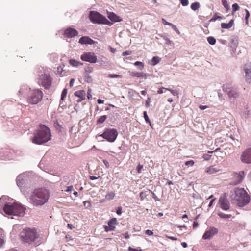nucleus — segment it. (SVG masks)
I'll list each match as a JSON object with an SVG mask.
<instances>
[{"mask_svg": "<svg viewBox=\"0 0 251 251\" xmlns=\"http://www.w3.org/2000/svg\"><path fill=\"white\" fill-rule=\"evenodd\" d=\"M194 164V162L193 160L187 161L185 162V164L187 166H193Z\"/></svg>", "mask_w": 251, "mask_h": 251, "instance_id": "obj_49", "label": "nucleus"}, {"mask_svg": "<svg viewBox=\"0 0 251 251\" xmlns=\"http://www.w3.org/2000/svg\"><path fill=\"white\" fill-rule=\"evenodd\" d=\"M223 90L231 98H236L239 96V92L238 89L236 88L230 86L229 85H224Z\"/></svg>", "mask_w": 251, "mask_h": 251, "instance_id": "obj_9", "label": "nucleus"}, {"mask_svg": "<svg viewBox=\"0 0 251 251\" xmlns=\"http://www.w3.org/2000/svg\"><path fill=\"white\" fill-rule=\"evenodd\" d=\"M103 16L97 11H91L89 14L90 20L94 24H101Z\"/></svg>", "mask_w": 251, "mask_h": 251, "instance_id": "obj_11", "label": "nucleus"}, {"mask_svg": "<svg viewBox=\"0 0 251 251\" xmlns=\"http://www.w3.org/2000/svg\"><path fill=\"white\" fill-rule=\"evenodd\" d=\"M117 135L118 132L116 129L107 128L99 136L102 137L108 142H113L116 139Z\"/></svg>", "mask_w": 251, "mask_h": 251, "instance_id": "obj_8", "label": "nucleus"}, {"mask_svg": "<svg viewBox=\"0 0 251 251\" xmlns=\"http://www.w3.org/2000/svg\"><path fill=\"white\" fill-rule=\"evenodd\" d=\"M114 196L115 193L112 191H110L107 193V194L105 196V198L107 200H112L114 198Z\"/></svg>", "mask_w": 251, "mask_h": 251, "instance_id": "obj_29", "label": "nucleus"}, {"mask_svg": "<svg viewBox=\"0 0 251 251\" xmlns=\"http://www.w3.org/2000/svg\"><path fill=\"white\" fill-rule=\"evenodd\" d=\"M26 174L25 173H23L19 175L16 178V182L17 184L18 187H19L21 191L23 192V190H25V189L22 190V187H23V185L24 183H25V181L26 180Z\"/></svg>", "mask_w": 251, "mask_h": 251, "instance_id": "obj_17", "label": "nucleus"}, {"mask_svg": "<svg viewBox=\"0 0 251 251\" xmlns=\"http://www.w3.org/2000/svg\"><path fill=\"white\" fill-rule=\"evenodd\" d=\"M107 119V116L103 115L102 116H100L99 119L97 120V124H101L103 123L105 120Z\"/></svg>", "mask_w": 251, "mask_h": 251, "instance_id": "obj_34", "label": "nucleus"}, {"mask_svg": "<svg viewBox=\"0 0 251 251\" xmlns=\"http://www.w3.org/2000/svg\"><path fill=\"white\" fill-rule=\"evenodd\" d=\"M91 90L90 89H88L87 92V98L88 99H90L92 98V95L91 94Z\"/></svg>", "mask_w": 251, "mask_h": 251, "instance_id": "obj_57", "label": "nucleus"}, {"mask_svg": "<svg viewBox=\"0 0 251 251\" xmlns=\"http://www.w3.org/2000/svg\"><path fill=\"white\" fill-rule=\"evenodd\" d=\"M244 70L245 73L246 81L247 82H251V64L247 63L244 67Z\"/></svg>", "mask_w": 251, "mask_h": 251, "instance_id": "obj_15", "label": "nucleus"}, {"mask_svg": "<svg viewBox=\"0 0 251 251\" xmlns=\"http://www.w3.org/2000/svg\"><path fill=\"white\" fill-rule=\"evenodd\" d=\"M219 204L221 209L226 211L229 209L230 205L228 200L226 198L225 195L222 196L220 197Z\"/></svg>", "mask_w": 251, "mask_h": 251, "instance_id": "obj_14", "label": "nucleus"}, {"mask_svg": "<svg viewBox=\"0 0 251 251\" xmlns=\"http://www.w3.org/2000/svg\"><path fill=\"white\" fill-rule=\"evenodd\" d=\"M67 92H68V91L66 88H64L63 90V91L62 92V94H61V100H63L64 98L66 97Z\"/></svg>", "mask_w": 251, "mask_h": 251, "instance_id": "obj_37", "label": "nucleus"}, {"mask_svg": "<svg viewBox=\"0 0 251 251\" xmlns=\"http://www.w3.org/2000/svg\"><path fill=\"white\" fill-rule=\"evenodd\" d=\"M200 6V3L198 2H195L192 3L191 5V8L193 10L196 11L198 10Z\"/></svg>", "mask_w": 251, "mask_h": 251, "instance_id": "obj_30", "label": "nucleus"}, {"mask_svg": "<svg viewBox=\"0 0 251 251\" xmlns=\"http://www.w3.org/2000/svg\"><path fill=\"white\" fill-rule=\"evenodd\" d=\"M150 100L151 98L148 97L147 100L146 101V106L147 107H149L150 106Z\"/></svg>", "mask_w": 251, "mask_h": 251, "instance_id": "obj_53", "label": "nucleus"}, {"mask_svg": "<svg viewBox=\"0 0 251 251\" xmlns=\"http://www.w3.org/2000/svg\"><path fill=\"white\" fill-rule=\"evenodd\" d=\"M244 177L245 172L243 171H240L238 173H234L233 174L231 184L236 185L240 183L243 181Z\"/></svg>", "mask_w": 251, "mask_h": 251, "instance_id": "obj_12", "label": "nucleus"}, {"mask_svg": "<svg viewBox=\"0 0 251 251\" xmlns=\"http://www.w3.org/2000/svg\"><path fill=\"white\" fill-rule=\"evenodd\" d=\"M74 81H75V79H74L73 78V79H71V80L70 81V83H69L70 86L71 87L73 86Z\"/></svg>", "mask_w": 251, "mask_h": 251, "instance_id": "obj_63", "label": "nucleus"}, {"mask_svg": "<svg viewBox=\"0 0 251 251\" xmlns=\"http://www.w3.org/2000/svg\"><path fill=\"white\" fill-rule=\"evenodd\" d=\"M74 94L75 96L78 97L81 99L79 101L84 100L85 98V92L84 90L77 91L75 92Z\"/></svg>", "mask_w": 251, "mask_h": 251, "instance_id": "obj_22", "label": "nucleus"}, {"mask_svg": "<svg viewBox=\"0 0 251 251\" xmlns=\"http://www.w3.org/2000/svg\"><path fill=\"white\" fill-rule=\"evenodd\" d=\"M143 115H144V118L146 123H149L151 125L150 120V119H149V118L148 117V116L147 115V113L146 111H144L143 112Z\"/></svg>", "mask_w": 251, "mask_h": 251, "instance_id": "obj_40", "label": "nucleus"}, {"mask_svg": "<svg viewBox=\"0 0 251 251\" xmlns=\"http://www.w3.org/2000/svg\"><path fill=\"white\" fill-rule=\"evenodd\" d=\"M129 75L132 77H142L146 79L148 76V74L143 72H130Z\"/></svg>", "mask_w": 251, "mask_h": 251, "instance_id": "obj_21", "label": "nucleus"}, {"mask_svg": "<svg viewBox=\"0 0 251 251\" xmlns=\"http://www.w3.org/2000/svg\"><path fill=\"white\" fill-rule=\"evenodd\" d=\"M160 60V59L158 56H154L152 58L151 62L152 65H155L157 64Z\"/></svg>", "mask_w": 251, "mask_h": 251, "instance_id": "obj_33", "label": "nucleus"}, {"mask_svg": "<svg viewBox=\"0 0 251 251\" xmlns=\"http://www.w3.org/2000/svg\"><path fill=\"white\" fill-rule=\"evenodd\" d=\"M4 241L3 239V236L0 237V248L2 247V246L4 244Z\"/></svg>", "mask_w": 251, "mask_h": 251, "instance_id": "obj_54", "label": "nucleus"}, {"mask_svg": "<svg viewBox=\"0 0 251 251\" xmlns=\"http://www.w3.org/2000/svg\"><path fill=\"white\" fill-rule=\"evenodd\" d=\"M219 170H220L219 169H217V168L214 167V166H211L207 168L206 169L205 172L209 174H213V173L218 172Z\"/></svg>", "mask_w": 251, "mask_h": 251, "instance_id": "obj_26", "label": "nucleus"}, {"mask_svg": "<svg viewBox=\"0 0 251 251\" xmlns=\"http://www.w3.org/2000/svg\"><path fill=\"white\" fill-rule=\"evenodd\" d=\"M211 157V155L209 154H204L203 155V158L205 160H208Z\"/></svg>", "mask_w": 251, "mask_h": 251, "instance_id": "obj_48", "label": "nucleus"}, {"mask_svg": "<svg viewBox=\"0 0 251 251\" xmlns=\"http://www.w3.org/2000/svg\"><path fill=\"white\" fill-rule=\"evenodd\" d=\"M92 78L88 75H85L84 76V81L87 83H91L92 82Z\"/></svg>", "mask_w": 251, "mask_h": 251, "instance_id": "obj_36", "label": "nucleus"}, {"mask_svg": "<svg viewBox=\"0 0 251 251\" xmlns=\"http://www.w3.org/2000/svg\"><path fill=\"white\" fill-rule=\"evenodd\" d=\"M182 6H186L189 4V1L188 0H179Z\"/></svg>", "mask_w": 251, "mask_h": 251, "instance_id": "obj_44", "label": "nucleus"}, {"mask_svg": "<svg viewBox=\"0 0 251 251\" xmlns=\"http://www.w3.org/2000/svg\"><path fill=\"white\" fill-rule=\"evenodd\" d=\"M79 43L81 44L92 45L95 43V41L88 36H83L80 38Z\"/></svg>", "mask_w": 251, "mask_h": 251, "instance_id": "obj_19", "label": "nucleus"}, {"mask_svg": "<svg viewBox=\"0 0 251 251\" xmlns=\"http://www.w3.org/2000/svg\"><path fill=\"white\" fill-rule=\"evenodd\" d=\"M164 89H165V87H162L161 88H160L158 91H157V93L158 94H162L164 92H163V90Z\"/></svg>", "mask_w": 251, "mask_h": 251, "instance_id": "obj_61", "label": "nucleus"}, {"mask_svg": "<svg viewBox=\"0 0 251 251\" xmlns=\"http://www.w3.org/2000/svg\"><path fill=\"white\" fill-rule=\"evenodd\" d=\"M234 20L233 19L231 20L228 24L226 23H222L221 25L222 28L224 29H229L231 28L233 26Z\"/></svg>", "mask_w": 251, "mask_h": 251, "instance_id": "obj_25", "label": "nucleus"}, {"mask_svg": "<svg viewBox=\"0 0 251 251\" xmlns=\"http://www.w3.org/2000/svg\"><path fill=\"white\" fill-rule=\"evenodd\" d=\"M240 7L237 3H234L232 5V11L233 12H235L239 9Z\"/></svg>", "mask_w": 251, "mask_h": 251, "instance_id": "obj_41", "label": "nucleus"}, {"mask_svg": "<svg viewBox=\"0 0 251 251\" xmlns=\"http://www.w3.org/2000/svg\"><path fill=\"white\" fill-rule=\"evenodd\" d=\"M143 168V166L140 164H139L137 167V171L138 173H141L142 169Z\"/></svg>", "mask_w": 251, "mask_h": 251, "instance_id": "obj_47", "label": "nucleus"}, {"mask_svg": "<svg viewBox=\"0 0 251 251\" xmlns=\"http://www.w3.org/2000/svg\"><path fill=\"white\" fill-rule=\"evenodd\" d=\"M170 26L172 27V28L173 29V30H174L177 34H180L179 30L178 29V28L176 27V26L175 25L172 24H171Z\"/></svg>", "mask_w": 251, "mask_h": 251, "instance_id": "obj_45", "label": "nucleus"}, {"mask_svg": "<svg viewBox=\"0 0 251 251\" xmlns=\"http://www.w3.org/2000/svg\"><path fill=\"white\" fill-rule=\"evenodd\" d=\"M117 219L115 218L111 219L108 222V225L113 231L115 228V225L116 224Z\"/></svg>", "mask_w": 251, "mask_h": 251, "instance_id": "obj_23", "label": "nucleus"}, {"mask_svg": "<svg viewBox=\"0 0 251 251\" xmlns=\"http://www.w3.org/2000/svg\"><path fill=\"white\" fill-rule=\"evenodd\" d=\"M237 46H238L237 41L232 39L231 41L230 48L231 49V50L232 51V52L233 53H235Z\"/></svg>", "mask_w": 251, "mask_h": 251, "instance_id": "obj_24", "label": "nucleus"}, {"mask_svg": "<svg viewBox=\"0 0 251 251\" xmlns=\"http://www.w3.org/2000/svg\"><path fill=\"white\" fill-rule=\"evenodd\" d=\"M172 94L173 95V96H178V94H179V92H178L177 90H173L172 91H171V92Z\"/></svg>", "mask_w": 251, "mask_h": 251, "instance_id": "obj_50", "label": "nucleus"}, {"mask_svg": "<svg viewBox=\"0 0 251 251\" xmlns=\"http://www.w3.org/2000/svg\"><path fill=\"white\" fill-rule=\"evenodd\" d=\"M108 77L110 78H121V76L117 74H109Z\"/></svg>", "mask_w": 251, "mask_h": 251, "instance_id": "obj_43", "label": "nucleus"}, {"mask_svg": "<svg viewBox=\"0 0 251 251\" xmlns=\"http://www.w3.org/2000/svg\"><path fill=\"white\" fill-rule=\"evenodd\" d=\"M161 37H162L163 38V39L165 40V44H167V45H171L172 44V41L168 38H167V37L165 36H161Z\"/></svg>", "mask_w": 251, "mask_h": 251, "instance_id": "obj_39", "label": "nucleus"}, {"mask_svg": "<svg viewBox=\"0 0 251 251\" xmlns=\"http://www.w3.org/2000/svg\"><path fill=\"white\" fill-rule=\"evenodd\" d=\"M145 233H146V234L148 235H152L153 234V232L151 230L148 229V230H146Z\"/></svg>", "mask_w": 251, "mask_h": 251, "instance_id": "obj_56", "label": "nucleus"}, {"mask_svg": "<svg viewBox=\"0 0 251 251\" xmlns=\"http://www.w3.org/2000/svg\"><path fill=\"white\" fill-rule=\"evenodd\" d=\"M218 232V230L214 227H210L208 230L206 231L202 236L204 239H209L214 235L216 234Z\"/></svg>", "mask_w": 251, "mask_h": 251, "instance_id": "obj_16", "label": "nucleus"}, {"mask_svg": "<svg viewBox=\"0 0 251 251\" xmlns=\"http://www.w3.org/2000/svg\"><path fill=\"white\" fill-rule=\"evenodd\" d=\"M222 2L223 5L225 8H226L227 10L230 9V6L228 4L227 1L226 0H222Z\"/></svg>", "mask_w": 251, "mask_h": 251, "instance_id": "obj_38", "label": "nucleus"}, {"mask_svg": "<svg viewBox=\"0 0 251 251\" xmlns=\"http://www.w3.org/2000/svg\"><path fill=\"white\" fill-rule=\"evenodd\" d=\"M134 65L138 67V69L140 70H142L144 67V64L140 61H136L134 63Z\"/></svg>", "mask_w": 251, "mask_h": 251, "instance_id": "obj_31", "label": "nucleus"}, {"mask_svg": "<svg viewBox=\"0 0 251 251\" xmlns=\"http://www.w3.org/2000/svg\"><path fill=\"white\" fill-rule=\"evenodd\" d=\"M93 71V68L91 67H87L85 68V71L87 73H91Z\"/></svg>", "mask_w": 251, "mask_h": 251, "instance_id": "obj_51", "label": "nucleus"}, {"mask_svg": "<svg viewBox=\"0 0 251 251\" xmlns=\"http://www.w3.org/2000/svg\"><path fill=\"white\" fill-rule=\"evenodd\" d=\"M218 215L221 218L223 219H228L231 217L230 214H226L222 212H219L218 213Z\"/></svg>", "mask_w": 251, "mask_h": 251, "instance_id": "obj_28", "label": "nucleus"}, {"mask_svg": "<svg viewBox=\"0 0 251 251\" xmlns=\"http://www.w3.org/2000/svg\"><path fill=\"white\" fill-rule=\"evenodd\" d=\"M108 18L113 22H121L123 20L120 17L118 16L113 12H109L108 13Z\"/></svg>", "mask_w": 251, "mask_h": 251, "instance_id": "obj_20", "label": "nucleus"}, {"mask_svg": "<svg viewBox=\"0 0 251 251\" xmlns=\"http://www.w3.org/2000/svg\"><path fill=\"white\" fill-rule=\"evenodd\" d=\"M230 199L232 203L236 204L240 207L247 204L250 200V196L244 188H236L231 192Z\"/></svg>", "mask_w": 251, "mask_h": 251, "instance_id": "obj_2", "label": "nucleus"}, {"mask_svg": "<svg viewBox=\"0 0 251 251\" xmlns=\"http://www.w3.org/2000/svg\"><path fill=\"white\" fill-rule=\"evenodd\" d=\"M162 22H163V24L165 25H168L170 26L171 24H172V23L168 22L167 21H166L164 19H162Z\"/></svg>", "mask_w": 251, "mask_h": 251, "instance_id": "obj_55", "label": "nucleus"}, {"mask_svg": "<svg viewBox=\"0 0 251 251\" xmlns=\"http://www.w3.org/2000/svg\"><path fill=\"white\" fill-rule=\"evenodd\" d=\"M38 82L39 85L46 89L50 86L51 80L48 71L43 69L40 71Z\"/></svg>", "mask_w": 251, "mask_h": 251, "instance_id": "obj_6", "label": "nucleus"}, {"mask_svg": "<svg viewBox=\"0 0 251 251\" xmlns=\"http://www.w3.org/2000/svg\"><path fill=\"white\" fill-rule=\"evenodd\" d=\"M80 58L82 61L95 63L97 62V56L94 52H87L82 54Z\"/></svg>", "mask_w": 251, "mask_h": 251, "instance_id": "obj_13", "label": "nucleus"}, {"mask_svg": "<svg viewBox=\"0 0 251 251\" xmlns=\"http://www.w3.org/2000/svg\"><path fill=\"white\" fill-rule=\"evenodd\" d=\"M26 208L20 204L6 203L3 207L5 214L16 216H23L25 214Z\"/></svg>", "mask_w": 251, "mask_h": 251, "instance_id": "obj_4", "label": "nucleus"}, {"mask_svg": "<svg viewBox=\"0 0 251 251\" xmlns=\"http://www.w3.org/2000/svg\"><path fill=\"white\" fill-rule=\"evenodd\" d=\"M101 24L107 25L109 26H111L113 25V23L110 22L108 20H107L105 17H104V18L101 22Z\"/></svg>", "mask_w": 251, "mask_h": 251, "instance_id": "obj_35", "label": "nucleus"}, {"mask_svg": "<svg viewBox=\"0 0 251 251\" xmlns=\"http://www.w3.org/2000/svg\"><path fill=\"white\" fill-rule=\"evenodd\" d=\"M28 189L23 190V194L27 198L28 201L34 206H42L48 202L50 198V193L47 189H35L31 195L29 194Z\"/></svg>", "mask_w": 251, "mask_h": 251, "instance_id": "obj_1", "label": "nucleus"}, {"mask_svg": "<svg viewBox=\"0 0 251 251\" xmlns=\"http://www.w3.org/2000/svg\"><path fill=\"white\" fill-rule=\"evenodd\" d=\"M21 237L24 242L30 244L38 239V235L36 229L27 228L21 233Z\"/></svg>", "mask_w": 251, "mask_h": 251, "instance_id": "obj_5", "label": "nucleus"}, {"mask_svg": "<svg viewBox=\"0 0 251 251\" xmlns=\"http://www.w3.org/2000/svg\"><path fill=\"white\" fill-rule=\"evenodd\" d=\"M103 162L107 168H108L109 167V163L107 160H103Z\"/></svg>", "mask_w": 251, "mask_h": 251, "instance_id": "obj_64", "label": "nucleus"}, {"mask_svg": "<svg viewBox=\"0 0 251 251\" xmlns=\"http://www.w3.org/2000/svg\"><path fill=\"white\" fill-rule=\"evenodd\" d=\"M208 43L211 45H214L216 43V39L212 36H209L207 39Z\"/></svg>", "mask_w": 251, "mask_h": 251, "instance_id": "obj_32", "label": "nucleus"}, {"mask_svg": "<svg viewBox=\"0 0 251 251\" xmlns=\"http://www.w3.org/2000/svg\"><path fill=\"white\" fill-rule=\"evenodd\" d=\"M78 33L77 31L73 28H68L64 31V35L67 38H72L76 36Z\"/></svg>", "mask_w": 251, "mask_h": 251, "instance_id": "obj_18", "label": "nucleus"}, {"mask_svg": "<svg viewBox=\"0 0 251 251\" xmlns=\"http://www.w3.org/2000/svg\"><path fill=\"white\" fill-rule=\"evenodd\" d=\"M166 237L168 238V239H170L171 240H176L177 239L175 237H173V236H168V235H166Z\"/></svg>", "mask_w": 251, "mask_h": 251, "instance_id": "obj_62", "label": "nucleus"}, {"mask_svg": "<svg viewBox=\"0 0 251 251\" xmlns=\"http://www.w3.org/2000/svg\"><path fill=\"white\" fill-rule=\"evenodd\" d=\"M69 62L71 66H72L73 67H78V66L83 64L80 62L76 61V60H75V59H70Z\"/></svg>", "mask_w": 251, "mask_h": 251, "instance_id": "obj_27", "label": "nucleus"}, {"mask_svg": "<svg viewBox=\"0 0 251 251\" xmlns=\"http://www.w3.org/2000/svg\"><path fill=\"white\" fill-rule=\"evenodd\" d=\"M43 92L39 89L30 90L27 101L32 104H36L40 101L43 98Z\"/></svg>", "mask_w": 251, "mask_h": 251, "instance_id": "obj_7", "label": "nucleus"}, {"mask_svg": "<svg viewBox=\"0 0 251 251\" xmlns=\"http://www.w3.org/2000/svg\"><path fill=\"white\" fill-rule=\"evenodd\" d=\"M50 129L45 125H40L39 130L35 134L32 142L37 144H42L51 139Z\"/></svg>", "mask_w": 251, "mask_h": 251, "instance_id": "obj_3", "label": "nucleus"}, {"mask_svg": "<svg viewBox=\"0 0 251 251\" xmlns=\"http://www.w3.org/2000/svg\"><path fill=\"white\" fill-rule=\"evenodd\" d=\"M122 208L121 207H119L116 211V213L118 214V215H120L122 213Z\"/></svg>", "mask_w": 251, "mask_h": 251, "instance_id": "obj_58", "label": "nucleus"}, {"mask_svg": "<svg viewBox=\"0 0 251 251\" xmlns=\"http://www.w3.org/2000/svg\"><path fill=\"white\" fill-rule=\"evenodd\" d=\"M245 11H246V16H245V20H246V24H248V19L250 17V13H249V11L247 9H246Z\"/></svg>", "mask_w": 251, "mask_h": 251, "instance_id": "obj_46", "label": "nucleus"}, {"mask_svg": "<svg viewBox=\"0 0 251 251\" xmlns=\"http://www.w3.org/2000/svg\"><path fill=\"white\" fill-rule=\"evenodd\" d=\"M131 54V51H126L123 52L122 53V55L123 56H126V55H130Z\"/></svg>", "mask_w": 251, "mask_h": 251, "instance_id": "obj_52", "label": "nucleus"}, {"mask_svg": "<svg viewBox=\"0 0 251 251\" xmlns=\"http://www.w3.org/2000/svg\"><path fill=\"white\" fill-rule=\"evenodd\" d=\"M147 192H141L140 193V198L141 200H143L148 195V194H146Z\"/></svg>", "mask_w": 251, "mask_h": 251, "instance_id": "obj_42", "label": "nucleus"}, {"mask_svg": "<svg viewBox=\"0 0 251 251\" xmlns=\"http://www.w3.org/2000/svg\"><path fill=\"white\" fill-rule=\"evenodd\" d=\"M109 49L111 52L114 53L116 51V50L115 48L111 47V46H109Z\"/></svg>", "mask_w": 251, "mask_h": 251, "instance_id": "obj_60", "label": "nucleus"}, {"mask_svg": "<svg viewBox=\"0 0 251 251\" xmlns=\"http://www.w3.org/2000/svg\"><path fill=\"white\" fill-rule=\"evenodd\" d=\"M241 162L245 164H251V147L247 148L240 156Z\"/></svg>", "mask_w": 251, "mask_h": 251, "instance_id": "obj_10", "label": "nucleus"}, {"mask_svg": "<svg viewBox=\"0 0 251 251\" xmlns=\"http://www.w3.org/2000/svg\"><path fill=\"white\" fill-rule=\"evenodd\" d=\"M73 189V187L72 186H70L67 187V189L65 191L66 192H71Z\"/></svg>", "mask_w": 251, "mask_h": 251, "instance_id": "obj_59", "label": "nucleus"}]
</instances>
